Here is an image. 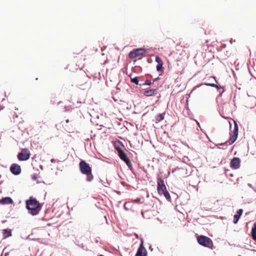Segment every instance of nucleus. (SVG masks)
I'll list each match as a JSON object with an SVG mask.
<instances>
[{"instance_id":"obj_18","label":"nucleus","mask_w":256,"mask_h":256,"mask_svg":"<svg viewBox=\"0 0 256 256\" xmlns=\"http://www.w3.org/2000/svg\"><path fill=\"white\" fill-rule=\"evenodd\" d=\"M162 194H164V197L166 198L168 200V201H170V200H171V198H170V196L168 192L166 190L164 192V193H162Z\"/></svg>"},{"instance_id":"obj_20","label":"nucleus","mask_w":256,"mask_h":256,"mask_svg":"<svg viewBox=\"0 0 256 256\" xmlns=\"http://www.w3.org/2000/svg\"><path fill=\"white\" fill-rule=\"evenodd\" d=\"M151 84H152V82L150 80H146L144 84H140V86H144V85L150 86V85H151Z\"/></svg>"},{"instance_id":"obj_21","label":"nucleus","mask_w":256,"mask_h":256,"mask_svg":"<svg viewBox=\"0 0 256 256\" xmlns=\"http://www.w3.org/2000/svg\"><path fill=\"white\" fill-rule=\"evenodd\" d=\"M125 162L126 164V165L128 166V168L130 170H132V164L130 162V160H128V161H126Z\"/></svg>"},{"instance_id":"obj_7","label":"nucleus","mask_w":256,"mask_h":256,"mask_svg":"<svg viewBox=\"0 0 256 256\" xmlns=\"http://www.w3.org/2000/svg\"><path fill=\"white\" fill-rule=\"evenodd\" d=\"M30 152L28 149L24 148L22 152L18 154V158L19 160H26L29 159Z\"/></svg>"},{"instance_id":"obj_19","label":"nucleus","mask_w":256,"mask_h":256,"mask_svg":"<svg viewBox=\"0 0 256 256\" xmlns=\"http://www.w3.org/2000/svg\"><path fill=\"white\" fill-rule=\"evenodd\" d=\"M131 82L133 83H134L135 84L138 85L139 84L138 82V77H135L134 78H131Z\"/></svg>"},{"instance_id":"obj_17","label":"nucleus","mask_w":256,"mask_h":256,"mask_svg":"<svg viewBox=\"0 0 256 256\" xmlns=\"http://www.w3.org/2000/svg\"><path fill=\"white\" fill-rule=\"evenodd\" d=\"M166 113L164 112L162 114H159L155 116V120L156 122H160L164 118V115Z\"/></svg>"},{"instance_id":"obj_11","label":"nucleus","mask_w":256,"mask_h":256,"mask_svg":"<svg viewBox=\"0 0 256 256\" xmlns=\"http://www.w3.org/2000/svg\"><path fill=\"white\" fill-rule=\"evenodd\" d=\"M20 166L16 164H12L10 166V171L14 175H18L21 172Z\"/></svg>"},{"instance_id":"obj_29","label":"nucleus","mask_w":256,"mask_h":256,"mask_svg":"<svg viewBox=\"0 0 256 256\" xmlns=\"http://www.w3.org/2000/svg\"><path fill=\"white\" fill-rule=\"evenodd\" d=\"M50 162L52 163L55 162H56V160H55L54 158H52V159H51Z\"/></svg>"},{"instance_id":"obj_2","label":"nucleus","mask_w":256,"mask_h":256,"mask_svg":"<svg viewBox=\"0 0 256 256\" xmlns=\"http://www.w3.org/2000/svg\"><path fill=\"white\" fill-rule=\"evenodd\" d=\"M80 170V172L86 176V180L87 182H92L94 178L93 175L92 173V168L89 164L86 163L84 160H82L79 164Z\"/></svg>"},{"instance_id":"obj_14","label":"nucleus","mask_w":256,"mask_h":256,"mask_svg":"<svg viewBox=\"0 0 256 256\" xmlns=\"http://www.w3.org/2000/svg\"><path fill=\"white\" fill-rule=\"evenodd\" d=\"M243 210L242 209H239L236 211V214L234 216L233 222L234 224H237L239 219L242 214Z\"/></svg>"},{"instance_id":"obj_26","label":"nucleus","mask_w":256,"mask_h":256,"mask_svg":"<svg viewBox=\"0 0 256 256\" xmlns=\"http://www.w3.org/2000/svg\"><path fill=\"white\" fill-rule=\"evenodd\" d=\"M252 232L255 231L256 232V222H255L254 224V226L252 228Z\"/></svg>"},{"instance_id":"obj_22","label":"nucleus","mask_w":256,"mask_h":256,"mask_svg":"<svg viewBox=\"0 0 256 256\" xmlns=\"http://www.w3.org/2000/svg\"><path fill=\"white\" fill-rule=\"evenodd\" d=\"M162 64H163V63L162 64H158L157 65V66H156V70H157V71L160 72V71L161 70L162 68Z\"/></svg>"},{"instance_id":"obj_24","label":"nucleus","mask_w":256,"mask_h":256,"mask_svg":"<svg viewBox=\"0 0 256 256\" xmlns=\"http://www.w3.org/2000/svg\"><path fill=\"white\" fill-rule=\"evenodd\" d=\"M252 239L256 242V232L255 231H254V232L252 231Z\"/></svg>"},{"instance_id":"obj_30","label":"nucleus","mask_w":256,"mask_h":256,"mask_svg":"<svg viewBox=\"0 0 256 256\" xmlns=\"http://www.w3.org/2000/svg\"><path fill=\"white\" fill-rule=\"evenodd\" d=\"M158 79H159L158 77L155 78L154 79V82L157 81Z\"/></svg>"},{"instance_id":"obj_34","label":"nucleus","mask_w":256,"mask_h":256,"mask_svg":"<svg viewBox=\"0 0 256 256\" xmlns=\"http://www.w3.org/2000/svg\"><path fill=\"white\" fill-rule=\"evenodd\" d=\"M69 122V120L68 119L66 120V122L68 123Z\"/></svg>"},{"instance_id":"obj_3","label":"nucleus","mask_w":256,"mask_h":256,"mask_svg":"<svg viewBox=\"0 0 256 256\" xmlns=\"http://www.w3.org/2000/svg\"><path fill=\"white\" fill-rule=\"evenodd\" d=\"M197 241L200 245L212 249L213 242L208 237L202 235L199 236L197 237Z\"/></svg>"},{"instance_id":"obj_25","label":"nucleus","mask_w":256,"mask_h":256,"mask_svg":"<svg viewBox=\"0 0 256 256\" xmlns=\"http://www.w3.org/2000/svg\"><path fill=\"white\" fill-rule=\"evenodd\" d=\"M72 109V108L71 106H64V111L65 112L70 111Z\"/></svg>"},{"instance_id":"obj_10","label":"nucleus","mask_w":256,"mask_h":256,"mask_svg":"<svg viewBox=\"0 0 256 256\" xmlns=\"http://www.w3.org/2000/svg\"><path fill=\"white\" fill-rule=\"evenodd\" d=\"M208 80L211 82H206V83L202 84H200L196 86V87L199 88L200 86L204 84L206 86H210L212 87L216 88L218 89H220V88H222V87L220 86L216 85L212 82L213 81H215V82H217L216 80L215 79V78L210 77L208 78Z\"/></svg>"},{"instance_id":"obj_28","label":"nucleus","mask_w":256,"mask_h":256,"mask_svg":"<svg viewBox=\"0 0 256 256\" xmlns=\"http://www.w3.org/2000/svg\"><path fill=\"white\" fill-rule=\"evenodd\" d=\"M248 186L250 188H252V189H253V188H254L252 186V184H250V183L248 184Z\"/></svg>"},{"instance_id":"obj_16","label":"nucleus","mask_w":256,"mask_h":256,"mask_svg":"<svg viewBox=\"0 0 256 256\" xmlns=\"http://www.w3.org/2000/svg\"><path fill=\"white\" fill-rule=\"evenodd\" d=\"M3 238H6L12 236V230L10 229H4L2 230Z\"/></svg>"},{"instance_id":"obj_5","label":"nucleus","mask_w":256,"mask_h":256,"mask_svg":"<svg viewBox=\"0 0 256 256\" xmlns=\"http://www.w3.org/2000/svg\"><path fill=\"white\" fill-rule=\"evenodd\" d=\"M157 183H158V192L159 194L162 195V193L166 190V186L164 182V180L162 178L159 176L157 178Z\"/></svg>"},{"instance_id":"obj_12","label":"nucleus","mask_w":256,"mask_h":256,"mask_svg":"<svg viewBox=\"0 0 256 256\" xmlns=\"http://www.w3.org/2000/svg\"><path fill=\"white\" fill-rule=\"evenodd\" d=\"M116 150L118 152V156L124 162L129 160L126 153L122 149L120 148H116Z\"/></svg>"},{"instance_id":"obj_4","label":"nucleus","mask_w":256,"mask_h":256,"mask_svg":"<svg viewBox=\"0 0 256 256\" xmlns=\"http://www.w3.org/2000/svg\"><path fill=\"white\" fill-rule=\"evenodd\" d=\"M238 134V126L237 124L234 122V130L233 132V135H231L228 140L224 143L220 144V146H227V144L228 143L229 145L232 144L236 140Z\"/></svg>"},{"instance_id":"obj_9","label":"nucleus","mask_w":256,"mask_h":256,"mask_svg":"<svg viewBox=\"0 0 256 256\" xmlns=\"http://www.w3.org/2000/svg\"><path fill=\"white\" fill-rule=\"evenodd\" d=\"M240 160L239 158L234 157L231 160L230 162V166L231 168L237 170L240 168Z\"/></svg>"},{"instance_id":"obj_37","label":"nucleus","mask_w":256,"mask_h":256,"mask_svg":"<svg viewBox=\"0 0 256 256\" xmlns=\"http://www.w3.org/2000/svg\"><path fill=\"white\" fill-rule=\"evenodd\" d=\"M222 148V149H223V150H224V149H226V148Z\"/></svg>"},{"instance_id":"obj_13","label":"nucleus","mask_w":256,"mask_h":256,"mask_svg":"<svg viewBox=\"0 0 256 256\" xmlns=\"http://www.w3.org/2000/svg\"><path fill=\"white\" fill-rule=\"evenodd\" d=\"M158 94V89H148L144 91V94L146 96H150L156 95Z\"/></svg>"},{"instance_id":"obj_33","label":"nucleus","mask_w":256,"mask_h":256,"mask_svg":"<svg viewBox=\"0 0 256 256\" xmlns=\"http://www.w3.org/2000/svg\"><path fill=\"white\" fill-rule=\"evenodd\" d=\"M224 92V90H223L222 91H220V95H222V94Z\"/></svg>"},{"instance_id":"obj_8","label":"nucleus","mask_w":256,"mask_h":256,"mask_svg":"<svg viewBox=\"0 0 256 256\" xmlns=\"http://www.w3.org/2000/svg\"><path fill=\"white\" fill-rule=\"evenodd\" d=\"M143 243L144 242L142 240L135 256H147V251L144 246Z\"/></svg>"},{"instance_id":"obj_32","label":"nucleus","mask_w":256,"mask_h":256,"mask_svg":"<svg viewBox=\"0 0 256 256\" xmlns=\"http://www.w3.org/2000/svg\"><path fill=\"white\" fill-rule=\"evenodd\" d=\"M196 122L198 126L200 128V122H198L197 120H196Z\"/></svg>"},{"instance_id":"obj_6","label":"nucleus","mask_w":256,"mask_h":256,"mask_svg":"<svg viewBox=\"0 0 256 256\" xmlns=\"http://www.w3.org/2000/svg\"><path fill=\"white\" fill-rule=\"evenodd\" d=\"M146 52V50L143 48L134 49L128 54V56L130 58H134L137 56H142Z\"/></svg>"},{"instance_id":"obj_23","label":"nucleus","mask_w":256,"mask_h":256,"mask_svg":"<svg viewBox=\"0 0 256 256\" xmlns=\"http://www.w3.org/2000/svg\"><path fill=\"white\" fill-rule=\"evenodd\" d=\"M156 62H158V64H162V60H161L160 58V57H159V56H156Z\"/></svg>"},{"instance_id":"obj_27","label":"nucleus","mask_w":256,"mask_h":256,"mask_svg":"<svg viewBox=\"0 0 256 256\" xmlns=\"http://www.w3.org/2000/svg\"><path fill=\"white\" fill-rule=\"evenodd\" d=\"M32 179L34 180H36L37 179V176L36 174H34L32 176Z\"/></svg>"},{"instance_id":"obj_35","label":"nucleus","mask_w":256,"mask_h":256,"mask_svg":"<svg viewBox=\"0 0 256 256\" xmlns=\"http://www.w3.org/2000/svg\"><path fill=\"white\" fill-rule=\"evenodd\" d=\"M253 190L256 192V190L254 188H253Z\"/></svg>"},{"instance_id":"obj_15","label":"nucleus","mask_w":256,"mask_h":256,"mask_svg":"<svg viewBox=\"0 0 256 256\" xmlns=\"http://www.w3.org/2000/svg\"><path fill=\"white\" fill-rule=\"evenodd\" d=\"M13 200L10 197H6L0 200V204H12Z\"/></svg>"},{"instance_id":"obj_1","label":"nucleus","mask_w":256,"mask_h":256,"mask_svg":"<svg viewBox=\"0 0 256 256\" xmlns=\"http://www.w3.org/2000/svg\"><path fill=\"white\" fill-rule=\"evenodd\" d=\"M26 208L28 210L29 213L35 216L40 212L42 206L36 198H30L26 201Z\"/></svg>"},{"instance_id":"obj_31","label":"nucleus","mask_w":256,"mask_h":256,"mask_svg":"<svg viewBox=\"0 0 256 256\" xmlns=\"http://www.w3.org/2000/svg\"><path fill=\"white\" fill-rule=\"evenodd\" d=\"M4 108V106L0 105V111L2 110Z\"/></svg>"},{"instance_id":"obj_36","label":"nucleus","mask_w":256,"mask_h":256,"mask_svg":"<svg viewBox=\"0 0 256 256\" xmlns=\"http://www.w3.org/2000/svg\"><path fill=\"white\" fill-rule=\"evenodd\" d=\"M98 256H104V255H102V254H100L98 255Z\"/></svg>"}]
</instances>
